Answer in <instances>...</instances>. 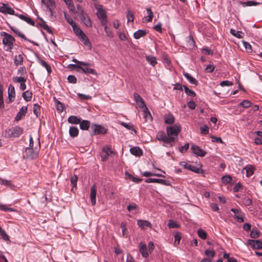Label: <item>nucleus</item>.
I'll return each instance as SVG.
<instances>
[{
  "instance_id": "f257e3e1",
  "label": "nucleus",
  "mask_w": 262,
  "mask_h": 262,
  "mask_svg": "<svg viewBox=\"0 0 262 262\" xmlns=\"http://www.w3.org/2000/svg\"><path fill=\"white\" fill-rule=\"evenodd\" d=\"M1 35L4 36L3 43L7 47V51H11L13 47V42L15 41L14 38L5 32H2Z\"/></svg>"
},
{
  "instance_id": "f03ea898",
  "label": "nucleus",
  "mask_w": 262,
  "mask_h": 262,
  "mask_svg": "<svg viewBox=\"0 0 262 262\" xmlns=\"http://www.w3.org/2000/svg\"><path fill=\"white\" fill-rule=\"evenodd\" d=\"M23 128L16 126L5 130L6 136L9 138H17L23 134Z\"/></svg>"
},
{
  "instance_id": "7ed1b4c3",
  "label": "nucleus",
  "mask_w": 262,
  "mask_h": 262,
  "mask_svg": "<svg viewBox=\"0 0 262 262\" xmlns=\"http://www.w3.org/2000/svg\"><path fill=\"white\" fill-rule=\"evenodd\" d=\"M181 130V127L180 125L175 124L172 126L167 127L166 133L168 136L174 137L175 139L177 138L178 134Z\"/></svg>"
},
{
  "instance_id": "20e7f679",
  "label": "nucleus",
  "mask_w": 262,
  "mask_h": 262,
  "mask_svg": "<svg viewBox=\"0 0 262 262\" xmlns=\"http://www.w3.org/2000/svg\"><path fill=\"white\" fill-rule=\"evenodd\" d=\"M80 17L81 21L84 24V25L88 27H92V22L91 19L88 15V14L84 12L83 9L81 10V13Z\"/></svg>"
},
{
  "instance_id": "39448f33",
  "label": "nucleus",
  "mask_w": 262,
  "mask_h": 262,
  "mask_svg": "<svg viewBox=\"0 0 262 262\" xmlns=\"http://www.w3.org/2000/svg\"><path fill=\"white\" fill-rule=\"evenodd\" d=\"M192 152L198 156L204 157L206 152L201 149L199 146L196 145H192L190 148Z\"/></svg>"
},
{
  "instance_id": "423d86ee",
  "label": "nucleus",
  "mask_w": 262,
  "mask_h": 262,
  "mask_svg": "<svg viewBox=\"0 0 262 262\" xmlns=\"http://www.w3.org/2000/svg\"><path fill=\"white\" fill-rule=\"evenodd\" d=\"M231 211L234 213V217L237 222L239 223L244 222L243 218L244 214L241 210L234 208H232Z\"/></svg>"
},
{
  "instance_id": "0eeeda50",
  "label": "nucleus",
  "mask_w": 262,
  "mask_h": 262,
  "mask_svg": "<svg viewBox=\"0 0 262 262\" xmlns=\"http://www.w3.org/2000/svg\"><path fill=\"white\" fill-rule=\"evenodd\" d=\"M91 128L93 129L94 135L104 134L106 133V129L104 127L97 124H93Z\"/></svg>"
},
{
  "instance_id": "6e6552de",
  "label": "nucleus",
  "mask_w": 262,
  "mask_h": 262,
  "mask_svg": "<svg viewBox=\"0 0 262 262\" xmlns=\"http://www.w3.org/2000/svg\"><path fill=\"white\" fill-rule=\"evenodd\" d=\"M0 12L4 14L15 15L13 9L10 7L8 4H2V6H0Z\"/></svg>"
},
{
  "instance_id": "1a4fd4ad",
  "label": "nucleus",
  "mask_w": 262,
  "mask_h": 262,
  "mask_svg": "<svg viewBox=\"0 0 262 262\" xmlns=\"http://www.w3.org/2000/svg\"><path fill=\"white\" fill-rule=\"evenodd\" d=\"M161 141H163L164 143V144L163 145L164 146L166 147H171L173 146L172 143L175 141V137L167 136L165 135Z\"/></svg>"
},
{
  "instance_id": "9d476101",
  "label": "nucleus",
  "mask_w": 262,
  "mask_h": 262,
  "mask_svg": "<svg viewBox=\"0 0 262 262\" xmlns=\"http://www.w3.org/2000/svg\"><path fill=\"white\" fill-rule=\"evenodd\" d=\"M146 183H157L164 185H169V183L168 181L163 179H159L155 178H148L145 180Z\"/></svg>"
},
{
  "instance_id": "9b49d317",
  "label": "nucleus",
  "mask_w": 262,
  "mask_h": 262,
  "mask_svg": "<svg viewBox=\"0 0 262 262\" xmlns=\"http://www.w3.org/2000/svg\"><path fill=\"white\" fill-rule=\"evenodd\" d=\"M248 243L254 249H262V242L259 240L249 239Z\"/></svg>"
},
{
  "instance_id": "f8f14e48",
  "label": "nucleus",
  "mask_w": 262,
  "mask_h": 262,
  "mask_svg": "<svg viewBox=\"0 0 262 262\" xmlns=\"http://www.w3.org/2000/svg\"><path fill=\"white\" fill-rule=\"evenodd\" d=\"M15 97V88L13 85L10 84L8 87V100L9 102L13 101V99Z\"/></svg>"
},
{
  "instance_id": "ddd939ff",
  "label": "nucleus",
  "mask_w": 262,
  "mask_h": 262,
  "mask_svg": "<svg viewBox=\"0 0 262 262\" xmlns=\"http://www.w3.org/2000/svg\"><path fill=\"white\" fill-rule=\"evenodd\" d=\"M96 188L95 185H93L91 188L90 198L92 205H95L96 204Z\"/></svg>"
},
{
  "instance_id": "4468645a",
  "label": "nucleus",
  "mask_w": 262,
  "mask_h": 262,
  "mask_svg": "<svg viewBox=\"0 0 262 262\" xmlns=\"http://www.w3.org/2000/svg\"><path fill=\"white\" fill-rule=\"evenodd\" d=\"M139 250L143 257H147L148 256V253L147 252V249L145 244L143 243L142 242L140 243Z\"/></svg>"
},
{
  "instance_id": "2eb2a0df",
  "label": "nucleus",
  "mask_w": 262,
  "mask_h": 262,
  "mask_svg": "<svg viewBox=\"0 0 262 262\" xmlns=\"http://www.w3.org/2000/svg\"><path fill=\"white\" fill-rule=\"evenodd\" d=\"M27 107L26 106H22L21 108L20 109L19 111L18 112V113L16 115V116L15 117V120L16 121L20 120L23 116H25V114L27 113Z\"/></svg>"
},
{
  "instance_id": "dca6fc26",
  "label": "nucleus",
  "mask_w": 262,
  "mask_h": 262,
  "mask_svg": "<svg viewBox=\"0 0 262 262\" xmlns=\"http://www.w3.org/2000/svg\"><path fill=\"white\" fill-rule=\"evenodd\" d=\"M137 224L143 229H145V227H149L150 228L152 227L151 224L146 220H139L137 221Z\"/></svg>"
},
{
  "instance_id": "f3484780",
  "label": "nucleus",
  "mask_w": 262,
  "mask_h": 262,
  "mask_svg": "<svg viewBox=\"0 0 262 262\" xmlns=\"http://www.w3.org/2000/svg\"><path fill=\"white\" fill-rule=\"evenodd\" d=\"M130 153L136 156L140 157L143 155L142 150L139 147H134L130 149Z\"/></svg>"
},
{
  "instance_id": "a211bd4d",
  "label": "nucleus",
  "mask_w": 262,
  "mask_h": 262,
  "mask_svg": "<svg viewBox=\"0 0 262 262\" xmlns=\"http://www.w3.org/2000/svg\"><path fill=\"white\" fill-rule=\"evenodd\" d=\"M164 118L166 124H172L174 122V118L171 114L165 115Z\"/></svg>"
},
{
  "instance_id": "6ab92c4d",
  "label": "nucleus",
  "mask_w": 262,
  "mask_h": 262,
  "mask_svg": "<svg viewBox=\"0 0 262 262\" xmlns=\"http://www.w3.org/2000/svg\"><path fill=\"white\" fill-rule=\"evenodd\" d=\"M15 15H17L21 19L26 21L29 24L31 25L32 26H34L35 23L30 17L26 16L22 14H19V15L15 14Z\"/></svg>"
},
{
  "instance_id": "aec40b11",
  "label": "nucleus",
  "mask_w": 262,
  "mask_h": 262,
  "mask_svg": "<svg viewBox=\"0 0 262 262\" xmlns=\"http://www.w3.org/2000/svg\"><path fill=\"white\" fill-rule=\"evenodd\" d=\"M79 124H80V128L82 130H88L90 126V122L86 120L80 121V123Z\"/></svg>"
},
{
  "instance_id": "412c9836",
  "label": "nucleus",
  "mask_w": 262,
  "mask_h": 262,
  "mask_svg": "<svg viewBox=\"0 0 262 262\" xmlns=\"http://www.w3.org/2000/svg\"><path fill=\"white\" fill-rule=\"evenodd\" d=\"M69 123L74 124H78L80 123V118L76 116H71L68 119Z\"/></svg>"
},
{
  "instance_id": "4be33fe9",
  "label": "nucleus",
  "mask_w": 262,
  "mask_h": 262,
  "mask_svg": "<svg viewBox=\"0 0 262 262\" xmlns=\"http://www.w3.org/2000/svg\"><path fill=\"white\" fill-rule=\"evenodd\" d=\"M254 168L252 165H249L244 168L243 171L245 170L247 177H249L254 173Z\"/></svg>"
},
{
  "instance_id": "5701e85b",
  "label": "nucleus",
  "mask_w": 262,
  "mask_h": 262,
  "mask_svg": "<svg viewBox=\"0 0 262 262\" xmlns=\"http://www.w3.org/2000/svg\"><path fill=\"white\" fill-rule=\"evenodd\" d=\"M79 130L77 127L72 126L69 129V134L72 137H76L78 136Z\"/></svg>"
},
{
  "instance_id": "b1692460",
  "label": "nucleus",
  "mask_w": 262,
  "mask_h": 262,
  "mask_svg": "<svg viewBox=\"0 0 262 262\" xmlns=\"http://www.w3.org/2000/svg\"><path fill=\"white\" fill-rule=\"evenodd\" d=\"M184 76L188 80L189 82L195 85H198V81L193 77H192L189 74L187 73H184Z\"/></svg>"
},
{
  "instance_id": "393cba45",
  "label": "nucleus",
  "mask_w": 262,
  "mask_h": 262,
  "mask_svg": "<svg viewBox=\"0 0 262 262\" xmlns=\"http://www.w3.org/2000/svg\"><path fill=\"white\" fill-rule=\"evenodd\" d=\"M146 34L145 31L143 30H139L134 34V36L136 39H139L140 38L144 36Z\"/></svg>"
},
{
  "instance_id": "a878e982",
  "label": "nucleus",
  "mask_w": 262,
  "mask_h": 262,
  "mask_svg": "<svg viewBox=\"0 0 262 262\" xmlns=\"http://www.w3.org/2000/svg\"><path fill=\"white\" fill-rule=\"evenodd\" d=\"M146 59L152 66H155L157 63V59L154 56L151 55L146 56Z\"/></svg>"
},
{
  "instance_id": "bb28decb",
  "label": "nucleus",
  "mask_w": 262,
  "mask_h": 262,
  "mask_svg": "<svg viewBox=\"0 0 262 262\" xmlns=\"http://www.w3.org/2000/svg\"><path fill=\"white\" fill-rule=\"evenodd\" d=\"M230 33L234 36L238 38H243L244 33L242 31H236L235 30L231 29L230 30Z\"/></svg>"
},
{
  "instance_id": "cd10ccee",
  "label": "nucleus",
  "mask_w": 262,
  "mask_h": 262,
  "mask_svg": "<svg viewBox=\"0 0 262 262\" xmlns=\"http://www.w3.org/2000/svg\"><path fill=\"white\" fill-rule=\"evenodd\" d=\"M22 96L26 101H30L32 97V93L29 91H27L23 93Z\"/></svg>"
},
{
  "instance_id": "c85d7f7f",
  "label": "nucleus",
  "mask_w": 262,
  "mask_h": 262,
  "mask_svg": "<svg viewBox=\"0 0 262 262\" xmlns=\"http://www.w3.org/2000/svg\"><path fill=\"white\" fill-rule=\"evenodd\" d=\"M23 57L22 55L19 54L18 55H16L15 56L14 62V64L16 66H18V65L21 64L23 63Z\"/></svg>"
},
{
  "instance_id": "c756f323",
  "label": "nucleus",
  "mask_w": 262,
  "mask_h": 262,
  "mask_svg": "<svg viewBox=\"0 0 262 262\" xmlns=\"http://www.w3.org/2000/svg\"><path fill=\"white\" fill-rule=\"evenodd\" d=\"M260 2H256L253 1H249L245 2H242V5L243 6H257L260 4Z\"/></svg>"
},
{
  "instance_id": "7c9ffc66",
  "label": "nucleus",
  "mask_w": 262,
  "mask_h": 262,
  "mask_svg": "<svg viewBox=\"0 0 262 262\" xmlns=\"http://www.w3.org/2000/svg\"><path fill=\"white\" fill-rule=\"evenodd\" d=\"M39 63L42 67H45L48 73H50L51 72V68L50 66L46 61H45L43 60L40 59Z\"/></svg>"
},
{
  "instance_id": "2f4dec72",
  "label": "nucleus",
  "mask_w": 262,
  "mask_h": 262,
  "mask_svg": "<svg viewBox=\"0 0 262 262\" xmlns=\"http://www.w3.org/2000/svg\"><path fill=\"white\" fill-rule=\"evenodd\" d=\"M187 169L193 171L196 173H200L201 172L202 169L195 167V166L189 165L187 166Z\"/></svg>"
},
{
  "instance_id": "473e14b6",
  "label": "nucleus",
  "mask_w": 262,
  "mask_h": 262,
  "mask_svg": "<svg viewBox=\"0 0 262 262\" xmlns=\"http://www.w3.org/2000/svg\"><path fill=\"white\" fill-rule=\"evenodd\" d=\"M38 151H33L32 149H31L30 151H29V150H28L27 156L28 158H30L31 159H34L38 157Z\"/></svg>"
},
{
  "instance_id": "72a5a7b5",
  "label": "nucleus",
  "mask_w": 262,
  "mask_h": 262,
  "mask_svg": "<svg viewBox=\"0 0 262 262\" xmlns=\"http://www.w3.org/2000/svg\"><path fill=\"white\" fill-rule=\"evenodd\" d=\"M48 1L49 3V4L47 5L46 6H47L48 9L49 10V11L51 12V15H52L53 12H52V9L55 7V6H56L55 3L53 0H48Z\"/></svg>"
},
{
  "instance_id": "f704fd0d",
  "label": "nucleus",
  "mask_w": 262,
  "mask_h": 262,
  "mask_svg": "<svg viewBox=\"0 0 262 262\" xmlns=\"http://www.w3.org/2000/svg\"><path fill=\"white\" fill-rule=\"evenodd\" d=\"M198 236L202 239H205L207 238V234L205 231L202 229H200L198 230Z\"/></svg>"
},
{
  "instance_id": "c9c22d12",
  "label": "nucleus",
  "mask_w": 262,
  "mask_h": 262,
  "mask_svg": "<svg viewBox=\"0 0 262 262\" xmlns=\"http://www.w3.org/2000/svg\"><path fill=\"white\" fill-rule=\"evenodd\" d=\"M0 236L5 241H9V236L8 235L7 233L5 232V231L1 228V226H0Z\"/></svg>"
},
{
  "instance_id": "e433bc0d",
  "label": "nucleus",
  "mask_w": 262,
  "mask_h": 262,
  "mask_svg": "<svg viewBox=\"0 0 262 262\" xmlns=\"http://www.w3.org/2000/svg\"><path fill=\"white\" fill-rule=\"evenodd\" d=\"M121 125L123 126V127H125L126 128L129 129L134 130L135 133H136V129L134 128V125L131 123H126L123 122H122L121 123Z\"/></svg>"
},
{
  "instance_id": "4c0bfd02",
  "label": "nucleus",
  "mask_w": 262,
  "mask_h": 262,
  "mask_svg": "<svg viewBox=\"0 0 262 262\" xmlns=\"http://www.w3.org/2000/svg\"><path fill=\"white\" fill-rule=\"evenodd\" d=\"M27 78L25 77L20 76V77H13V81L15 83H20L26 82Z\"/></svg>"
},
{
  "instance_id": "58836bf2",
  "label": "nucleus",
  "mask_w": 262,
  "mask_h": 262,
  "mask_svg": "<svg viewBox=\"0 0 262 262\" xmlns=\"http://www.w3.org/2000/svg\"><path fill=\"white\" fill-rule=\"evenodd\" d=\"M0 209L3 210V211H14V212H16V209H15L14 208H12L8 207L6 205H3V204H2L1 203H0Z\"/></svg>"
},
{
  "instance_id": "ea45409f",
  "label": "nucleus",
  "mask_w": 262,
  "mask_h": 262,
  "mask_svg": "<svg viewBox=\"0 0 262 262\" xmlns=\"http://www.w3.org/2000/svg\"><path fill=\"white\" fill-rule=\"evenodd\" d=\"M82 71L83 73H86V74H91L93 75L97 74V73L94 69L90 68H88V67L83 68V69H82Z\"/></svg>"
},
{
  "instance_id": "a19ab883",
  "label": "nucleus",
  "mask_w": 262,
  "mask_h": 262,
  "mask_svg": "<svg viewBox=\"0 0 262 262\" xmlns=\"http://www.w3.org/2000/svg\"><path fill=\"white\" fill-rule=\"evenodd\" d=\"M33 112L37 117H38L40 114V106L37 103L34 104Z\"/></svg>"
},
{
  "instance_id": "79ce46f5",
  "label": "nucleus",
  "mask_w": 262,
  "mask_h": 262,
  "mask_svg": "<svg viewBox=\"0 0 262 262\" xmlns=\"http://www.w3.org/2000/svg\"><path fill=\"white\" fill-rule=\"evenodd\" d=\"M167 226L169 228H179L180 227V225L177 223V222L173 221V220H169Z\"/></svg>"
},
{
  "instance_id": "37998d69",
  "label": "nucleus",
  "mask_w": 262,
  "mask_h": 262,
  "mask_svg": "<svg viewBox=\"0 0 262 262\" xmlns=\"http://www.w3.org/2000/svg\"><path fill=\"white\" fill-rule=\"evenodd\" d=\"M54 99L56 103L57 110L59 111L60 112H62L64 109L63 104L61 102L56 99L55 98Z\"/></svg>"
},
{
  "instance_id": "c03bdc74",
  "label": "nucleus",
  "mask_w": 262,
  "mask_h": 262,
  "mask_svg": "<svg viewBox=\"0 0 262 262\" xmlns=\"http://www.w3.org/2000/svg\"><path fill=\"white\" fill-rule=\"evenodd\" d=\"M184 88V90H185V92L189 96H191V97H194L195 96V92L189 89L187 86H183Z\"/></svg>"
},
{
  "instance_id": "a18cd8bd",
  "label": "nucleus",
  "mask_w": 262,
  "mask_h": 262,
  "mask_svg": "<svg viewBox=\"0 0 262 262\" xmlns=\"http://www.w3.org/2000/svg\"><path fill=\"white\" fill-rule=\"evenodd\" d=\"M11 29L18 36L20 37L21 38L25 40L29 41V40L26 38L25 35L21 33L18 30L14 29L12 27H11Z\"/></svg>"
},
{
  "instance_id": "49530a36",
  "label": "nucleus",
  "mask_w": 262,
  "mask_h": 262,
  "mask_svg": "<svg viewBox=\"0 0 262 262\" xmlns=\"http://www.w3.org/2000/svg\"><path fill=\"white\" fill-rule=\"evenodd\" d=\"M71 11H74L75 7L72 0H63Z\"/></svg>"
},
{
  "instance_id": "de8ad7c7",
  "label": "nucleus",
  "mask_w": 262,
  "mask_h": 262,
  "mask_svg": "<svg viewBox=\"0 0 262 262\" xmlns=\"http://www.w3.org/2000/svg\"><path fill=\"white\" fill-rule=\"evenodd\" d=\"M251 103L249 100H244L239 103V106L244 108H248L251 106Z\"/></svg>"
},
{
  "instance_id": "09e8293b",
  "label": "nucleus",
  "mask_w": 262,
  "mask_h": 262,
  "mask_svg": "<svg viewBox=\"0 0 262 262\" xmlns=\"http://www.w3.org/2000/svg\"><path fill=\"white\" fill-rule=\"evenodd\" d=\"M143 112L144 118H145L146 120H152V116L148 109L147 110H143Z\"/></svg>"
},
{
  "instance_id": "8fccbe9b",
  "label": "nucleus",
  "mask_w": 262,
  "mask_h": 262,
  "mask_svg": "<svg viewBox=\"0 0 262 262\" xmlns=\"http://www.w3.org/2000/svg\"><path fill=\"white\" fill-rule=\"evenodd\" d=\"M181 239V233L179 232H177L174 235V244L178 245L180 243Z\"/></svg>"
},
{
  "instance_id": "3c124183",
  "label": "nucleus",
  "mask_w": 262,
  "mask_h": 262,
  "mask_svg": "<svg viewBox=\"0 0 262 262\" xmlns=\"http://www.w3.org/2000/svg\"><path fill=\"white\" fill-rule=\"evenodd\" d=\"M72 27L73 28L74 32H75L77 36L79 35L83 32L81 29L79 27L77 26L76 24H75V26H73Z\"/></svg>"
},
{
  "instance_id": "603ef678",
  "label": "nucleus",
  "mask_w": 262,
  "mask_h": 262,
  "mask_svg": "<svg viewBox=\"0 0 262 262\" xmlns=\"http://www.w3.org/2000/svg\"><path fill=\"white\" fill-rule=\"evenodd\" d=\"M259 232L256 229H253L250 233V236L253 238H256L259 237Z\"/></svg>"
},
{
  "instance_id": "864d4df0",
  "label": "nucleus",
  "mask_w": 262,
  "mask_h": 262,
  "mask_svg": "<svg viewBox=\"0 0 262 262\" xmlns=\"http://www.w3.org/2000/svg\"><path fill=\"white\" fill-rule=\"evenodd\" d=\"M77 180H78V177L76 175H74L71 177V183L73 186V188H72V190H73L74 187H76Z\"/></svg>"
},
{
  "instance_id": "5fc2aeb1",
  "label": "nucleus",
  "mask_w": 262,
  "mask_h": 262,
  "mask_svg": "<svg viewBox=\"0 0 262 262\" xmlns=\"http://www.w3.org/2000/svg\"><path fill=\"white\" fill-rule=\"evenodd\" d=\"M126 17L127 18V22L134 21V14L130 10H127V13Z\"/></svg>"
},
{
  "instance_id": "6e6d98bb",
  "label": "nucleus",
  "mask_w": 262,
  "mask_h": 262,
  "mask_svg": "<svg viewBox=\"0 0 262 262\" xmlns=\"http://www.w3.org/2000/svg\"><path fill=\"white\" fill-rule=\"evenodd\" d=\"M97 16L99 19L106 17V15L103 10H99L97 12Z\"/></svg>"
},
{
  "instance_id": "4d7b16f0",
  "label": "nucleus",
  "mask_w": 262,
  "mask_h": 262,
  "mask_svg": "<svg viewBox=\"0 0 262 262\" xmlns=\"http://www.w3.org/2000/svg\"><path fill=\"white\" fill-rule=\"evenodd\" d=\"M65 19L67 20V22L71 25V26H75L76 24L75 22L67 14H64Z\"/></svg>"
},
{
  "instance_id": "13d9d810",
  "label": "nucleus",
  "mask_w": 262,
  "mask_h": 262,
  "mask_svg": "<svg viewBox=\"0 0 262 262\" xmlns=\"http://www.w3.org/2000/svg\"><path fill=\"white\" fill-rule=\"evenodd\" d=\"M222 182L225 184H228L231 182L232 178L230 176H225L222 178Z\"/></svg>"
},
{
  "instance_id": "bf43d9fd",
  "label": "nucleus",
  "mask_w": 262,
  "mask_h": 262,
  "mask_svg": "<svg viewBox=\"0 0 262 262\" xmlns=\"http://www.w3.org/2000/svg\"><path fill=\"white\" fill-rule=\"evenodd\" d=\"M81 41L82 42L85 46L91 47V43L86 36H84V37H83Z\"/></svg>"
},
{
  "instance_id": "052dcab7",
  "label": "nucleus",
  "mask_w": 262,
  "mask_h": 262,
  "mask_svg": "<svg viewBox=\"0 0 262 262\" xmlns=\"http://www.w3.org/2000/svg\"><path fill=\"white\" fill-rule=\"evenodd\" d=\"M41 27L43 28V29L47 31L48 32L52 34V31L50 29V28L48 26V25L46 24L45 21H43L42 24L41 25Z\"/></svg>"
},
{
  "instance_id": "680f3d73",
  "label": "nucleus",
  "mask_w": 262,
  "mask_h": 262,
  "mask_svg": "<svg viewBox=\"0 0 262 262\" xmlns=\"http://www.w3.org/2000/svg\"><path fill=\"white\" fill-rule=\"evenodd\" d=\"M104 30L107 36H108L110 38L113 37V34L112 32L111 29L107 26V25H105V26L104 27Z\"/></svg>"
},
{
  "instance_id": "e2e57ef3",
  "label": "nucleus",
  "mask_w": 262,
  "mask_h": 262,
  "mask_svg": "<svg viewBox=\"0 0 262 262\" xmlns=\"http://www.w3.org/2000/svg\"><path fill=\"white\" fill-rule=\"evenodd\" d=\"M102 149H103V152L105 153L106 154V155H107L108 156H110V155L113 154V150L109 147H107V146L104 147Z\"/></svg>"
},
{
  "instance_id": "0e129e2a",
  "label": "nucleus",
  "mask_w": 262,
  "mask_h": 262,
  "mask_svg": "<svg viewBox=\"0 0 262 262\" xmlns=\"http://www.w3.org/2000/svg\"><path fill=\"white\" fill-rule=\"evenodd\" d=\"M165 135V134L163 132H159L156 136V139L159 141H162Z\"/></svg>"
},
{
  "instance_id": "69168bd1",
  "label": "nucleus",
  "mask_w": 262,
  "mask_h": 262,
  "mask_svg": "<svg viewBox=\"0 0 262 262\" xmlns=\"http://www.w3.org/2000/svg\"><path fill=\"white\" fill-rule=\"evenodd\" d=\"M243 43L244 47L247 50V51L248 52H251L252 51V47H251V46L250 45V44L245 41H243Z\"/></svg>"
},
{
  "instance_id": "338daca9",
  "label": "nucleus",
  "mask_w": 262,
  "mask_h": 262,
  "mask_svg": "<svg viewBox=\"0 0 262 262\" xmlns=\"http://www.w3.org/2000/svg\"><path fill=\"white\" fill-rule=\"evenodd\" d=\"M201 132L203 134H208L209 133V127L207 125H204L200 127Z\"/></svg>"
},
{
  "instance_id": "774afa93",
  "label": "nucleus",
  "mask_w": 262,
  "mask_h": 262,
  "mask_svg": "<svg viewBox=\"0 0 262 262\" xmlns=\"http://www.w3.org/2000/svg\"><path fill=\"white\" fill-rule=\"evenodd\" d=\"M205 254L208 257H213L215 255V252L213 250L207 249L205 251Z\"/></svg>"
}]
</instances>
